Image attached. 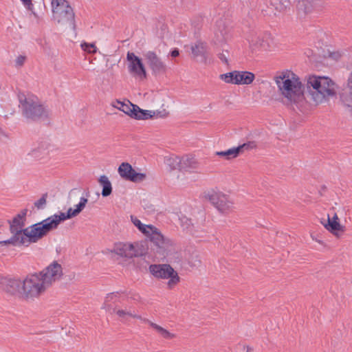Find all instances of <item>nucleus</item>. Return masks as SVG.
Wrapping results in <instances>:
<instances>
[{
	"label": "nucleus",
	"instance_id": "obj_29",
	"mask_svg": "<svg viewBox=\"0 0 352 352\" xmlns=\"http://www.w3.org/2000/svg\"><path fill=\"white\" fill-rule=\"evenodd\" d=\"M154 114V111L142 109L136 105L135 112L133 114V118L136 120H147L148 118H153Z\"/></svg>",
	"mask_w": 352,
	"mask_h": 352
},
{
	"label": "nucleus",
	"instance_id": "obj_14",
	"mask_svg": "<svg viewBox=\"0 0 352 352\" xmlns=\"http://www.w3.org/2000/svg\"><path fill=\"white\" fill-rule=\"evenodd\" d=\"M148 236L150 237L151 241L155 247L156 252L161 256H164L173 245L172 241L163 235L155 227Z\"/></svg>",
	"mask_w": 352,
	"mask_h": 352
},
{
	"label": "nucleus",
	"instance_id": "obj_7",
	"mask_svg": "<svg viewBox=\"0 0 352 352\" xmlns=\"http://www.w3.org/2000/svg\"><path fill=\"white\" fill-rule=\"evenodd\" d=\"M147 251L148 244L145 241L134 243H116L111 250L112 252L128 258L144 256Z\"/></svg>",
	"mask_w": 352,
	"mask_h": 352
},
{
	"label": "nucleus",
	"instance_id": "obj_1",
	"mask_svg": "<svg viewBox=\"0 0 352 352\" xmlns=\"http://www.w3.org/2000/svg\"><path fill=\"white\" fill-rule=\"evenodd\" d=\"M77 201L78 203L74 205V208H69L66 212L54 214L39 223L25 228L20 241H15L19 243V245L28 246L32 243L37 242L50 231L56 229L62 221L77 217L85 208L88 203V199L82 196L80 190L74 188L68 194L67 204H74Z\"/></svg>",
	"mask_w": 352,
	"mask_h": 352
},
{
	"label": "nucleus",
	"instance_id": "obj_22",
	"mask_svg": "<svg viewBox=\"0 0 352 352\" xmlns=\"http://www.w3.org/2000/svg\"><path fill=\"white\" fill-rule=\"evenodd\" d=\"M112 106L114 108L122 111L132 118L133 117L134 113L135 112L136 104H132L129 100L124 102L116 100L112 103Z\"/></svg>",
	"mask_w": 352,
	"mask_h": 352
},
{
	"label": "nucleus",
	"instance_id": "obj_24",
	"mask_svg": "<svg viewBox=\"0 0 352 352\" xmlns=\"http://www.w3.org/2000/svg\"><path fill=\"white\" fill-rule=\"evenodd\" d=\"M199 163L193 156L186 155L182 157L181 170L190 171L199 168Z\"/></svg>",
	"mask_w": 352,
	"mask_h": 352
},
{
	"label": "nucleus",
	"instance_id": "obj_12",
	"mask_svg": "<svg viewBox=\"0 0 352 352\" xmlns=\"http://www.w3.org/2000/svg\"><path fill=\"white\" fill-rule=\"evenodd\" d=\"M220 79L232 85H250L255 78L253 73L246 71H232L221 74Z\"/></svg>",
	"mask_w": 352,
	"mask_h": 352
},
{
	"label": "nucleus",
	"instance_id": "obj_40",
	"mask_svg": "<svg viewBox=\"0 0 352 352\" xmlns=\"http://www.w3.org/2000/svg\"><path fill=\"white\" fill-rule=\"evenodd\" d=\"M23 5L28 9L32 10L33 8V4L32 3V0H21Z\"/></svg>",
	"mask_w": 352,
	"mask_h": 352
},
{
	"label": "nucleus",
	"instance_id": "obj_2",
	"mask_svg": "<svg viewBox=\"0 0 352 352\" xmlns=\"http://www.w3.org/2000/svg\"><path fill=\"white\" fill-rule=\"evenodd\" d=\"M274 81L283 103L292 105L303 101L304 86L293 72L285 70L278 72L274 77Z\"/></svg>",
	"mask_w": 352,
	"mask_h": 352
},
{
	"label": "nucleus",
	"instance_id": "obj_41",
	"mask_svg": "<svg viewBox=\"0 0 352 352\" xmlns=\"http://www.w3.org/2000/svg\"><path fill=\"white\" fill-rule=\"evenodd\" d=\"M8 138L7 133L0 126V140H3Z\"/></svg>",
	"mask_w": 352,
	"mask_h": 352
},
{
	"label": "nucleus",
	"instance_id": "obj_11",
	"mask_svg": "<svg viewBox=\"0 0 352 352\" xmlns=\"http://www.w3.org/2000/svg\"><path fill=\"white\" fill-rule=\"evenodd\" d=\"M27 214V210H22L18 214L13 220L10 222V230L12 234L10 239L6 241H1L0 245H19V243L16 242L20 241L21 236L23 234V227L25 226V216Z\"/></svg>",
	"mask_w": 352,
	"mask_h": 352
},
{
	"label": "nucleus",
	"instance_id": "obj_39",
	"mask_svg": "<svg viewBox=\"0 0 352 352\" xmlns=\"http://www.w3.org/2000/svg\"><path fill=\"white\" fill-rule=\"evenodd\" d=\"M343 55V53L340 51H333L329 52V57L333 60H339Z\"/></svg>",
	"mask_w": 352,
	"mask_h": 352
},
{
	"label": "nucleus",
	"instance_id": "obj_20",
	"mask_svg": "<svg viewBox=\"0 0 352 352\" xmlns=\"http://www.w3.org/2000/svg\"><path fill=\"white\" fill-rule=\"evenodd\" d=\"M214 34V39L219 43H225L228 39V31L223 19L221 18L215 22Z\"/></svg>",
	"mask_w": 352,
	"mask_h": 352
},
{
	"label": "nucleus",
	"instance_id": "obj_43",
	"mask_svg": "<svg viewBox=\"0 0 352 352\" xmlns=\"http://www.w3.org/2000/svg\"><path fill=\"white\" fill-rule=\"evenodd\" d=\"M179 50H176V49H175V50H173V51L171 52V56H172L173 57H177V56H179Z\"/></svg>",
	"mask_w": 352,
	"mask_h": 352
},
{
	"label": "nucleus",
	"instance_id": "obj_30",
	"mask_svg": "<svg viewBox=\"0 0 352 352\" xmlns=\"http://www.w3.org/2000/svg\"><path fill=\"white\" fill-rule=\"evenodd\" d=\"M115 314L119 318H122V319H124L126 317L136 318V319L140 320L141 321H142V319H143V318L141 316L136 314L135 313V311L133 310H132L131 309H127L117 308Z\"/></svg>",
	"mask_w": 352,
	"mask_h": 352
},
{
	"label": "nucleus",
	"instance_id": "obj_23",
	"mask_svg": "<svg viewBox=\"0 0 352 352\" xmlns=\"http://www.w3.org/2000/svg\"><path fill=\"white\" fill-rule=\"evenodd\" d=\"M142 322L149 325L153 329H154L161 337L165 339H173L175 337L174 333H170L167 329H164L162 326L153 322L150 320L143 318Z\"/></svg>",
	"mask_w": 352,
	"mask_h": 352
},
{
	"label": "nucleus",
	"instance_id": "obj_44",
	"mask_svg": "<svg viewBox=\"0 0 352 352\" xmlns=\"http://www.w3.org/2000/svg\"><path fill=\"white\" fill-rule=\"evenodd\" d=\"M330 221H338V222H340L338 217L336 213H335L334 215L331 218L330 217Z\"/></svg>",
	"mask_w": 352,
	"mask_h": 352
},
{
	"label": "nucleus",
	"instance_id": "obj_33",
	"mask_svg": "<svg viewBox=\"0 0 352 352\" xmlns=\"http://www.w3.org/2000/svg\"><path fill=\"white\" fill-rule=\"evenodd\" d=\"M181 226L184 230H190L191 226H192V223L191 219H188L185 216H182L179 218Z\"/></svg>",
	"mask_w": 352,
	"mask_h": 352
},
{
	"label": "nucleus",
	"instance_id": "obj_15",
	"mask_svg": "<svg viewBox=\"0 0 352 352\" xmlns=\"http://www.w3.org/2000/svg\"><path fill=\"white\" fill-rule=\"evenodd\" d=\"M118 172L122 179L135 183L143 182L146 179V173L138 172L128 162H122L119 166Z\"/></svg>",
	"mask_w": 352,
	"mask_h": 352
},
{
	"label": "nucleus",
	"instance_id": "obj_32",
	"mask_svg": "<svg viewBox=\"0 0 352 352\" xmlns=\"http://www.w3.org/2000/svg\"><path fill=\"white\" fill-rule=\"evenodd\" d=\"M81 49L87 54H94L98 51V48L94 43L82 42L80 44Z\"/></svg>",
	"mask_w": 352,
	"mask_h": 352
},
{
	"label": "nucleus",
	"instance_id": "obj_10",
	"mask_svg": "<svg viewBox=\"0 0 352 352\" xmlns=\"http://www.w3.org/2000/svg\"><path fill=\"white\" fill-rule=\"evenodd\" d=\"M37 274L47 289L58 282L63 276L62 265L56 261Z\"/></svg>",
	"mask_w": 352,
	"mask_h": 352
},
{
	"label": "nucleus",
	"instance_id": "obj_17",
	"mask_svg": "<svg viewBox=\"0 0 352 352\" xmlns=\"http://www.w3.org/2000/svg\"><path fill=\"white\" fill-rule=\"evenodd\" d=\"M256 147L255 142H248L244 143L237 147H233L226 151H217L215 155L223 157L226 160H231L236 158L240 154L243 153L245 151H249Z\"/></svg>",
	"mask_w": 352,
	"mask_h": 352
},
{
	"label": "nucleus",
	"instance_id": "obj_46",
	"mask_svg": "<svg viewBox=\"0 0 352 352\" xmlns=\"http://www.w3.org/2000/svg\"><path fill=\"white\" fill-rule=\"evenodd\" d=\"M349 96H350L351 100H352V91L350 92Z\"/></svg>",
	"mask_w": 352,
	"mask_h": 352
},
{
	"label": "nucleus",
	"instance_id": "obj_38",
	"mask_svg": "<svg viewBox=\"0 0 352 352\" xmlns=\"http://www.w3.org/2000/svg\"><path fill=\"white\" fill-rule=\"evenodd\" d=\"M25 60H26L25 56L19 55L14 60L15 67H21L24 65Z\"/></svg>",
	"mask_w": 352,
	"mask_h": 352
},
{
	"label": "nucleus",
	"instance_id": "obj_35",
	"mask_svg": "<svg viewBox=\"0 0 352 352\" xmlns=\"http://www.w3.org/2000/svg\"><path fill=\"white\" fill-rule=\"evenodd\" d=\"M153 111L155 113L154 118H166L170 114L169 111H167L166 109H162L161 110H155Z\"/></svg>",
	"mask_w": 352,
	"mask_h": 352
},
{
	"label": "nucleus",
	"instance_id": "obj_16",
	"mask_svg": "<svg viewBox=\"0 0 352 352\" xmlns=\"http://www.w3.org/2000/svg\"><path fill=\"white\" fill-rule=\"evenodd\" d=\"M144 57L153 75H162L168 70V67L166 63L155 52L148 51L144 54Z\"/></svg>",
	"mask_w": 352,
	"mask_h": 352
},
{
	"label": "nucleus",
	"instance_id": "obj_25",
	"mask_svg": "<svg viewBox=\"0 0 352 352\" xmlns=\"http://www.w3.org/2000/svg\"><path fill=\"white\" fill-rule=\"evenodd\" d=\"M131 220L133 224L138 228V229L146 236H148L150 232H152L154 229V226L152 225L144 224L135 216H131Z\"/></svg>",
	"mask_w": 352,
	"mask_h": 352
},
{
	"label": "nucleus",
	"instance_id": "obj_34",
	"mask_svg": "<svg viewBox=\"0 0 352 352\" xmlns=\"http://www.w3.org/2000/svg\"><path fill=\"white\" fill-rule=\"evenodd\" d=\"M46 203H47V195L44 194L42 195V197L38 200L35 201L34 206L38 209H43L45 207V206L46 205Z\"/></svg>",
	"mask_w": 352,
	"mask_h": 352
},
{
	"label": "nucleus",
	"instance_id": "obj_26",
	"mask_svg": "<svg viewBox=\"0 0 352 352\" xmlns=\"http://www.w3.org/2000/svg\"><path fill=\"white\" fill-rule=\"evenodd\" d=\"M165 164L170 168V170H181V164H182V157L175 155H170L168 156L165 157L164 158Z\"/></svg>",
	"mask_w": 352,
	"mask_h": 352
},
{
	"label": "nucleus",
	"instance_id": "obj_19",
	"mask_svg": "<svg viewBox=\"0 0 352 352\" xmlns=\"http://www.w3.org/2000/svg\"><path fill=\"white\" fill-rule=\"evenodd\" d=\"M1 285L7 293L23 298V280L3 278Z\"/></svg>",
	"mask_w": 352,
	"mask_h": 352
},
{
	"label": "nucleus",
	"instance_id": "obj_9",
	"mask_svg": "<svg viewBox=\"0 0 352 352\" xmlns=\"http://www.w3.org/2000/svg\"><path fill=\"white\" fill-rule=\"evenodd\" d=\"M206 199L222 214H228L233 210L232 200L222 192L209 191L206 195Z\"/></svg>",
	"mask_w": 352,
	"mask_h": 352
},
{
	"label": "nucleus",
	"instance_id": "obj_5",
	"mask_svg": "<svg viewBox=\"0 0 352 352\" xmlns=\"http://www.w3.org/2000/svg\"><path fill=\"white\" fill-rule=\"evenodd\" d=\"M53 18L58 23L74 29V13L69 3L65 0H52Z\"/></svg>",
	"mask_w": 352,
	"mask_h": 352
},
{
	"label": "nucleus",
	"instance_id": "obj_27",
	"mask_svg": "<svg viewBox=\"0 0 352 352\" xmlns=\"http://www.w3.org/2000/svg\"><path fill=\"white\" fill-rule=\"evenodd\" d=\"M253 52H267L270 51V45L262 38H256L252 41L251 44Z\"/></svg>",
	"mask_w": 352,
	"mask_h": 352
},
{
	"label": "nucleus",
	"instance_id": "obj_6",
	"mask_svg": "<svg viewBox=\"0 0 352 352\" xmlns=\"http://www.w3.org/2000/svg\"><path fill=\"white\" fill-rule=\"evenodd\" d=\"M47 289V287L37 273L29 274L23 279V298L26 300H34Z\"/></svg>",
	"mask_w": 352,
	"mask_h": 352
},
{
	"label": "nucleus",
	"instance_id": "obj_4",
	"mask_svg": "<svg viewBox=\"0 0 352 352\" xmlns=\"http://www.w3.org/2000/svg\"><path fill=\"white\" fill-rule=\"evenodd\" d=\"M18 100L22 115L26 119L37 120L47 116V110L36 96L29 93L19 92Z\"/></svg>",
	"mask_w": 352,
	"mask_h": 352
},
{
	"label": "nucleus",
	"instance_id": "obj_18",
	"mask_svg": "<svg viewBox=\"0 0 352 352\" xmlns=\"http://www.w3.org/2000/svg\"><path fill=\"white\" fill-rule=\"evenodd\" d=\"M54 146L47 141L35 145L28 153L31 158L39 161L46 159L54 151Z\"/></svg>",
	"mask_w": 352,
	"mask_h": 352
},
{
	"label": "nucleus",
	"instance_id": "obj_31",
	"mask_svg": "<svg viewBox=\"0 0 352 352\" xmlns=\"http://www.w3.org/2000/svg\"><path fill=\"white\" fill-rule=\"evenodd\" d=\"M192 54L195 58L200 57L202 60L205 58L206 45L201 42H197L191 47Z\"/></svg>",
	"mask_w": 352,
	"mask_h": 352
},
{
	"label": "nucleus",
	"instance_id": "obj_28",
	"mask_svg": "<svg viewBox=\"0 0 352 352\" xmlns=\"http://www.w3.org/2000/svg\"><path fill=\"white\" fill-rule=\"evenodd\" d=\"M100 184L102 186V195L107 197L112 192V186L109 178L106 175H102L98 180Z\"/></svg>",
	"mask_w": 352,
	"mask_h": 352
},
{
	"label": "nucleus",
	"instance_id": "obj_21",
	"mask_svg": "<svg viewBox=\"0 0 352 352\" xmlns=\"http://www.w3.org/2000/svg\"><path fill=\"white\" fill-rule=\"evenodd\" d=\"M320 223L324 227L336 237H340L345 232V226L341 225L338 221H330V217L328 215L327 219H322Z\"/></svg>",
	"mask_w": 352,
	"mask_h": 352
},
{
	"label": "nucleus",
	"instance_id": "obj_37",
	"mask_svg": "<svg viewBox=\"0 0 352 352\" xmlns=\"http://www.w3.org/2000/svg\"><path fill=\"white\" fill-rule=\"evenodd\" d=\"M119 299V294L118 292L110 293L107 295L105 297V300L107 302H110L111 303H115L118 301Z\"/></svg>",
	"mask_w": 352,
	"mask_h": 352
},
{
	"label": "nucleus",
	"instance_id": "obj_3",
	"mask_svg": "<svg viewBox=\"0 0 352 352\" xmlns=\"http://www.w3.org/2000/svg\"><path fill=\"white\" fill-rule=\"evenodd\" d=\"M307 88L311 99L316 104L324 103L336 94L335 83L326 76H309L307 80Z\"/></svg>",
	"mask_w": 352,
	"mask_h": 352
},
{
	"label": "nucleus",
	"instance_id": "obj_36",
	"mask_svg": "<svg viewBox=\"0 0 352 352\" xmlns=\"http://www.w3.org/2000/svg\"><path fill=\"white\" fill-rule=\"evenodd\" d=\"M102 309H104L107 312L113 314L116 312L117 307H113L111 302H107V300L104 299Z\"/></svg>",
	"mask_w": 352,
	"mask_h": 352
},
{
	"label": "nucleus",
	"instance_id": "obj_13",
	"mask_svg": "<svg viewBox=\"0 0 352 352\" xmlns=\"http://www.w3.org/2000/svg\"><path fill=\"white\" fill-rule=\"evenodd\" d=\"M127 67L130 74L140 80L146 78V68L140 58L133 52H128L126 54Z\"/></svg>",
	"mask_w": 352,
	"mask_h": 352
},
{
	"label": "nucleus",
	"instance_id": "obj_8",
	"mask_svg": "<svg viewBox=\"0 0 352 352\" xmlns=\"http://www.w3.org/2000/svg\"><path fill=\"white\" fill-rule=\"evenodd\" d=\"M149 271L157 278L168 279L167 285L169 288L175 287L180 280L177 272L170 265H151Z\"/></svg>",
	"mask_w": 352,
	"mask_h": 352
},
{
	"label": "nucleus",
	"instance_id": "obj_45",
	"mask_svg": "<svg viewBox=\"0 0 352 352\" xmlns=\"http://www.w3.org/2000/svg\"><path fill=\"white\" fill-rule=\"evenodd\" d=\"M3 278L4 277H2L0 276V284L1 285L2 284V282H3Z\"/></svg>",
	"mask_w": 352,
	"mask_h": 352
},
{
	"label": "nucleus",
	"instance_id": "obj_42",
	"mask_svg": "<svg viewBox=\"0 0 352 352\" xmlns=\"http://www.w3.org/2000/svg\"><path fill=\"white\" fill-rule=\"evenodd\" d=\"M219 58L221 60L222 62H223L225 63H228L227 57L226 56V55L224 54H220Z\"/></svg>",
	"mask_w": 352,
	"mask_h": 352
}]
</instances>
